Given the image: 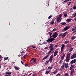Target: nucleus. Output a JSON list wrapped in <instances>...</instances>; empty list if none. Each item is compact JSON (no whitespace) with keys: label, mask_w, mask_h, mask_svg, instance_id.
<instances>
[{"label":"nucleus","mask_w":76,"mask_h":76,"mask_svg":"<svg viewBox=\"0 0 76 76\" xmlns=\"http://www.w3.org/2000/svg\"><path fill=\"white\" fill-rule=\"evenodd\" d=\"M49 48L50 51L48 53V54L43 58V60H45V59H47L48 56H49V55L51 53V51H53L54 50V45L53 44H50L49 46Z\"/></svg>","instance_id":"1"},{"label":"nucleus","mask_w":76,"mask_h":76,"mask_svg":"<svg viewBox=\"0 0 76 76\" xmlns=\"http://www.w3.org/2000/svg\"><path fill=\"white\" fill-rule=\"evenodd\" d=\"M68 66H69V64H68L67 63L66 64L65 62H64L63 63L62 66L60 68V69L61 70H62L64 68V67L66 69H67Z\"/></svg>","instance_id":"2"},{"label":"nucleus","mask_w":76,"mask_h":76,"mask_svg":"<svg viewBox=\"0 0 76 76\" xmlns=\"http://www.w3.org/2000/svg\"><path fill=\"white\" fill-rule=\"evenodd\" d=\"M54 40H56V39L54 38H49L47 41V42H53Z\"/></svg>","instance_id":"3"},{"label":"nucleus","mask_w":76,"mask_h":76,"mask_svg":"<svg viewBox=\"0 0 76 76\" xmlns=\"http://www.w3.org/2000/svg\"><path fill=\"white\" fill-rule=\"evenodd\" d=\"M61 15H60L59 17L57 19V22L58 23H59V22H60L61 20Z\"/></svg>","instance_id":"4"},{"label":"nucleus","mask_w":76,"mask_h":76,"mask_svg":"<svg viewBox=\"0 0 76 76\" xmlns=\"http://www.w3.org/2000/svg\"><path fill=\"white\" fill-rule=\"evenodd\" d=\"M58 36V34H57V32H55L53 35H52L53 37L54 38H57Z\"/></svg>","instance_id":"5"},{"label":"nucleus","mask_w":76,"mask_h":76,"mask_svg":"<svg viewBox=\"0 0 76 76\" xmlns=\"http://www.w3.org/2000/svg\"><path fill=\"white\" fill-rule=\"evenodd\" d=\"M76 57V54L75 53L73 54V55H72L71 57V59H73Z\"/></svg>","instance_id":"6"},{"label":"nucleus","mask_w":76,"mask_h":76,"mask_svg":"<svg viewBox=\"0 0 76 76\" xmlns=\"http://www.w3.org/2000/svg\"><path fill=\"white\" fill-rule=\"evenodd\" d=\"M53 55H52L50 56L49 60V61H50V63L52 62V59H53Z\"/></svg>","instance_id":"7"},{"label":"nucleus","mask_w":76,"mask_h":76,"mask_svg":"<svg viewBox=\"0 0 76 76\" xmlns=\"http://www.w3.org/2000/svg\"><path fill=\"white\" fill-rule=\"evenodd\" d=\"M76 63V59H74L72 61L70 62V63L71 64H73V63Z\"/></svg>","instance_id":"8"},{"label":"nucleus","mask_w":76,"mask_h":76,"mask_svg":"<svg viewBox=\"0 0 76 76\" xmlns=\"http://www.w3.org/2000/svg\"><path fill=\"white\" fill-rule=\"evenodd\" d=\"M69 28H70V27L67 26L64 28V30L65 31H67V30H68V29H69Z\"/></svg>","instance_id":"9"},{"label":"nucleus","mask_w":76,"mask_h":76,"mask_svg":"<svg viewBox=\"0 0 76 76\" xmlns=\"http://www.w3.org/2000/svg\"><path fill=\"white\" fill-rule=\"evenodd\" d=\"M12 73L11 72L7 71L6 72V75H12Z\"/></svg>","instance_id":"10"},{"label":"nucleus","mask_w":76,"mask_h":76,"mask_svg":"<svg viewBox=\"0 0 76 76\" xmlns=\"http://www.w3.org/2000/svg\"><path fill=\"white\" fill-rule=\"evenodd\" d=\"M67 32H65L62 35V38H64L65 37H66V34H67Z\"/></svg>","instance_id":"11"},{"label":"nucleus","mask_w":76,"mask_h":76,"mask_svg":"<svg viewBox=\"0 0 76 76\" xmlns=\"http://www.w3.org/2000/svg\"><path fill=\"white\" fill-rule=\"evenodd\" d=\"M33 61V62H34V63H36L37 62V60H36V59L35 58H32L31 59V61Z\"/></svg>","instance_id":"12"},{"label":"nucleus","mask_w":76,"mask_h":76,"mask_svg":"<svg viewBox=\"0 0 76 76\" xmlns=\"http://www.w3.org/2000/svg\"><path fill=\"white\" fill-rule=\"evenodd\" d=\"M74 72H75V70H74V69H72L70 75L71 76L72 75H73V74L74 73Z\"/></svg>","instance_id":"13"},{"label":"nucleus","mask_w":76,"mask_h":76,"mask_svg":"<svg viewBox=\"0 0 76 76\" xmlns=\"http://www.w3.org/2000/svg\"><path fill=\"white\" fill-rule=\"evenodd\" d=\"M57 54H58V51L57 50L55 51L54 53V56H56V55H57Z\"/></svg>","instance_id":"14"},{"label":"nucleus","mask_w":76,"mask_h":76,"mask_svg":"<svg viewBox=\"0 0 76 76\" xmlns=\"http://www.w3.org/2000/svg\"><path fill=\"white\" fill-rule=\"evenodd\" d=\"M64 47H65V45H64V44L62 45V46L61 48V50H63V49H64Z\"/></svg>","instance_id":"15"},{"label":"nucleus","mask_w":76,"mask_h":76,"mask_svg":"<svg viewBox=\"0 0 76 76\" xmlns=\"http://www.w3.org/2000/svg\"><path fill=\"white\" fill-rule=\"evenodd\" d=\"M64 57H65V54H64V53L63 56L61 57V60H63L64 59Z\"/></svg>","instance_id":"16"},{"label":"nucleus","mask_w":76,"mask_h":76,"mask_svg":"<svg viewBox=\"0 0 76 76\" xmlns=\"http://www.w3.org/2000/svg\"><path fill=\"white\" fill-rule=\"evenodd\" d=\"M69 60H70V58L66 57L65 59L66 61V62H68Z\"/></svg>","instance_id":"17"},{"label":"nucleus","mask_w":76,"mask_h":76,"mask_svg":"<svg viewBox=\"0 0 76 76\" xmlns=\"http://www.w3.org/2000/svg\"><path fill=\"white\" fill-rule=\"evenodd\" d=\"M74 66L75 65H72L70 68V70H72V69H73V68H74Z\"/></svg>","instance_id":"18"},{"label":"nucleus","mask_w":76,"mask_h":76,"mask_svg":"<svg viewBox=\"0 0 76 76\" xmlns=\"http://www.w3.org/2000/svg\"><path fill=\"white\" fill-rule=\"evenodd\" d=\"M72 20L71 19H67L66 21V22H70L72 21Z\"/></svg>","instance_id":"19"},{"label":"nucleus","mask_w":76,"mask_h":76,"mask_svg":"<svg viewBox=\"0 0 76 76\" xmlns=\"http://www.w3.org/2000/svg\"><path fill=\"white\" fill-rule=\"evenodd\" d=\"M57 71H58V70L57 69H56V70L54 71V72H53V75H55V74H56V73H57Z\"/></svg>","instance_id":"20"},{"label":"nucleus","mask_w":76,"mask_h":76,"mask_svg":"<svg viewBox=\"0 0 76 76\" xmlns=\"http://www.w3.org/2000/svg\"><path fill=\"white\" fill-rule=\"evenodd\" d=\"M70 54L69 53L68 54H67L66 57L70 58Z\"/></svg>","instance_id":"21"},{"label":"nucleus","mask_w":76,"mask_h":76,"mask_svg":"<svg viewBox=\"0 0 76 76\" xmlns=\"http://www.w3.org/2000/svg\"><path fill=\"white\" fill-rule=\"evenodd\" d=\"M73 48H70L69 50V52H71L72 50H73Z\"/></svg>","instance_id":"22"},{"label":"nucleus","mask_w":76,"mask_h":76,"mask_svg":"<svg viewBox=\"0 0 76 76\" xmlns=\"http://www.w3.org/2000/svg\"><path fill=\"white\" fill-rule=\"evenodd\" d=\"M66 46L67 47H69V48H71V47H72V45H71L70 44H67Z\"/></svg>","instance_id":"23"},{"label":"nucleus","mask_w":76,"mask_h":76,"mask_svg":"<svg viewBox=\"0 0 76 76\" xmlns=\"http://www.w3.org/2000/svg\"><path fill=\"white\" fill-rule=\"evenodd\" d=\"M61 25H65L66 24V22H62L61 23Z\"/></svg>","instance_id":"24"},{"label":"nucleus","mask_w":76,"mask_h":76,"mask_svg":"<svg viewBox=\"0 0 76 76\" xmlns=\"http://www.w3.org/2000/svg\"><path fill=\"white\" fill-rule=\"evenodd\" d=\"M49 61H50L49 60H47V61H46L45 63V64L46 65H47L48 64V63H49Z\"/></svg>","instance_id":"25"},{"label":"nucleus","mask_w":76,"mask_h":76,"mask_svg":"<svg viewBox=\"0 0 76 76\" xmlns=\"http://www.w3.org/2000/svg\"><path fill=\"white\" fill-rule=\"evenodd\" d=\"M14 68L15 69L17 70H19V68L17 66H15Z\"/></svg>","instance_id":"26"},{"label":"nucleus","mask_w":76,"mask_h":76,"mask_svg":"<svg viewBox=\"0 0 76 76\" xmlns=\"http://www.w3.org/2000/svg\"><path fill=\"white\" fill-rule=\"evenodd\" d=\"M50 72V71H47L45 72L46 75H47Z\"/></svg>","instance_id":"27"},{"label":"nucleus","mask_w":76,"mask_h":76,"mask_svg":"<svg viewBox=\"0 0 76 76\" xmlns=\"http://www.w3.org/2000/svg\"><path fill=\"white\" fill-rule=\"evenodd\" d=\"M69 41L66 40L65 41V44H67L68 43H69Z\"/></svg>","instance_id":"28"},{"label":"nucleus","mask_w":76,"mask_h":76,"mask_svg":"<svg viewBox=\"0 0 76 76\" xmlns=\"http://www.w3.org/2000/svg\"><path fill=\"white\" fill-rule=\"evenodd\" d=\"M54 23V20H53L50 23V24H53Z\"/></svg>","instance_id":"29"},{"label":"nucleus","mask_w":76,"mask_h":76,"mask_svg":"<svg viewBox=\"0 0 76 76\" xmlns=\"http://www.w3.org/2000/svg\"><path fill=\"white\" fill-rule=\"evenodd\" d=\"M75 38V36H73L72 37H71V39H72V40H73Z\"/></svg>","instance_id":"30"},{"label":"nucleus","mask_w":76,"mask_h":76,"mask_svg":"<svg viewBox=\"0 0 76 76\" xmlns=\"http://www.w3.org/2000/svg\"><path fill=\"white\" fill-rule=\"evenodd\" d=\"M53 69V67L52 66H50L48 67L47 69H50L51 70V69Z\"/></svg>","instance_id":"31"},{"label":"nucleus","mask_w":76,"mask_h":76,"mask_svg":"<svg viewBox=\"0 0 76 76\" xmlns=\"http://www.w3.org/2000/svg\"><path fill=\"white\" fill-rule=\"evenodd\" d=\"M73 10V8H72L70 9V11L71 12H72Z\"/></svg>","instance_id":"32"},{"label":"nucleus","mask_w":76,"mask_h":76,"mask_svg":"<svg viewBox=\"0 0 76 76\" xmlns=\"http://www.w3.org/2000/svg\"><path fill=\"white\" fill-rule=\"evenodd\" d=\"M8 58H9V57H8L4 58V60H7Z\"/></svg>","instance_id":"33"},{"label":"nucleus","mask_w":76,"mask_h":76,"mask_svg":"<svg viewBox=\"0 0 76 76\" xmlns=\"http://www.w3.org/2000/svg\"><path fill=\"white\" fill-rule=\"evenodd\" d=\"M62 62H63V60H61L59 62V64H61V63Z\"/></svg>","instance_id":"34"},{"label":"nucleus","mask_w":76,"mask_h":76,"mask_svg":"<svg viewBox=\"0 0 76 76\" xmlns=\"http://www.w3.org/2000/svg\"><path fill=\"white\" fill-rule=\"evenodd\" d=\"M67 1H68L67 0H65L63 2V3H67Z\"/></svg>","instance_id":"35"},{"label":"nucleus","mask_w":76,"mask_h":76,"mask_svg":"<svg viewBox=\"0 0 76 76\" xmlns=\"http://www.w3.org/2000/svg\"><path fill=\"white\" fill-rule=\"evenodd\" d=\"M65 76H69V74L68 73H66L65 75Z\"/></svg>","instance_id":"36"},{"label":"nucleus","mask_w":76,"mask_h":76,"mask_svg":"<svg viewBox=\"0 0 76 76\" xmlns=\"http://www.w3.org/2000/svg\"><path fill=\"white\" fill-rule=\"evenodd\" d=\"M64 17H66L67 16V14L66 13L64 14Z\"/></svg>","instance_id":"37"},{"label":"nucleus","mask_w":76,"mask_h":76,"mask_svg":"<svg viewBox=\"0 0 76 76\" xmlns=\"http://www.w3.org/2000/svg\"><path fill=\"white\" fill-rule=\"evenodd\" d=\"M51 17H52V16H51V15H50V16L48 17V19H51Z\"/></svg>","instance_id":"38"},{"label":"nucleus","mask_w":76,"mask_h":76,"mask_svg":"<svg viewBox=\"0 0 76 76\" xmlns=\"http://www.w3.org/2000/svg\"><path fill=\"white\" fill-rule=\"evenodd\" d=\"M75 29H76V28H73L72 29V31H75Z\"/></svg>","instance_id":"39"},{"label":"nucleus","mask_w":76,"mask_h":76,"mask_svg":"<svg viewBox=\"0 0 76 76\" xmlns=\"http://www.w3.org/2000/svg\"><path fill=\"white\" fill-rule=\"evenodd\" d=\"M73 9H74V10H76V6H74L73 7Z\"/></svg>","instance_id":"40"},{"label":"nucleus","mask_w":76,"mask_h":76,"mask_svg":"<svg viewBox=\"0 0 76 76\" xmlns=\"http://www.w3.org/2000/svg\"><path fill=\"white\" fill-rule=\"evenodd\" d=\"M62 35H63V33H61L59 34V37L62 36Z\"/></svg>","instance_id":"41"},{"label":"nucleus","mask_w":76,"mask_h":76,"mask_svg":"<svg viewBox=\"0 0 76 76\" xmlns=\"http://www.w3.org/2000/svg\"><path fill=\"white\" fill-rule=\"evenodd\" d=\"M26 55H24L23 56V58H25V57H26Z\"/></svg>","instance_id":"42"},{"label":"nucleus","mask_w":76,"mask_h":76,"mask_svg":"<svg viewBox=\"0 0 76 76\" xmlns=\"http://www.w3.org/2000/svg\"><path fill=\"white\" fill-rule=\"evenodd\" d=\"M47 42H43V44H47Z\"/></svg>","instance_id":"43"},{"label":"nucleus","mask_w":76,"mask_h":76,"mask_svg":"<svg viewBox=\"0 0 76 76\" xmlns=\"http://www.w3.org/2000/svg\"><path fill=\"white\" fill-rule=\"evenodd\" d=\"M21 64H23L24 63V62L23 61V62L22 61H21Z\"/></svg>","instance_id":"44"},{"label":"nucleus","mask_w":76,"mask_h":76,"mask_svg":"<svg viewBox=\"0 0 76 76\" xmlns=\"http://www.w3.org/2000/svg\"><path fill=\"white\" fill-rule=\"evenodd\" d=\"M48 47H47L45 48L44 49H45V50H48Z\"/></svg>","instance_id":"45"},{"label":"nucleus","mask_w":76,"mask_h":76,"mask_svg":"<svg viewBox=\"0 0 76 76\" xmlns=\"http://www.w3.org/2000/svg\"><path fill=\"white\" fill-rule=\"evenodd\" d=\"M4 76H12L10 75H6Z\"/></svg>","instance_id":"46"},{"label":"nucleus","mask_w":76,"mask_h":76,"mask_svg":"<svg viewBox=\"0 0 76 76\" xmlns=\"http://www.w3.org/2000/svg\"><path fill=\"white\" fill-rule=\"evenodd\" d=\"M76 12L75 14V15L74 16V18H75V17H76Z\"/></svg>","instance_id":"47"},{"label":"nucleus","mask_w":76,"mask_h":76,"mask_svg":"<svg viewBox=\"0 0 76 76\" xmlns=\"http://www.w3.org/2000/svg\"><path fill=\"white\" fill-rule=\"evenodd\" d=\"M24 65L25 66L27 67V66H28V64H25Z\"/></svg>","instance_id":"48"},{"label":"nucleus","mask_w":76,"mask_h":76,"mask_svg":"<svg viewBox=\"0 0 76 76\" xmlns=\"http://www.w3.org/2000/svg\"><path fill=\"white\" fill-rule=\"evenodd\" d=\"M43 53H44V54H45V50L43 51Z\"/></svg>","instance_id":"49"},{"label":"nucleus","mask_w":76,"mask_h":76,"mask_svg":"<svg viewBox=\"0 0 76 76\" xmlns=\"http://www.w3.org/2000/svg\"><path fill=\"white\" fill-rule=\"evenodd\" d=\"M75 32H76V29H75V31H73V33H75Z\"/></svg>","instance_id":"50"},{"label":"nucleus","mask_w":76,"mask_h":76,"mask_svg":"<svg viewBox=\"0 0 76 76\" xmlns=\"http://www.w3.org/2000/svg\"><path fill=\"white\" fill-rule=\"evenodd\" d=\"M49 34H50V35H52V33H51V32H49Z\"/></svg>","instance_id":"51"},{"label":"nucleus","mask_w":76,"mask_h":76,"mask_svg":"<svg viewBox=\"0 0 76 76\" xmlns=\"http://www.w3.org/2000/svg\"><path fill=\"white\" fill-rule=\"evenodd\" d=\"M32 76H35V74H34L32 75Z\"/></svg>","instance_id":"52"},{"label":"nucleus","mask_w":76,"mask_h":76,"mask_svg":"<svg viewBox=\"0 0 76 76\" xmlns=\"http://www.w3.org/2000/svg\"><path fill=\"white\" fill-rule=\"evenodd\" d=\"M56 28H54V29H53V31H55L56 30Z\"/></svg>","instance_id":"53"},{"label":"nucleus","mask_w":76,"mask_h":76,"mask_svg":"<svg viewBox=\"0 0 76 76\" xmlns=\"http://www.w3.org/2000/svg\"><path fill=\"white\" fill-rule=\"evenodd\" d=\"M57 47V45H55L54 46L55 48H56Z\"/></svg>","instance_id":"54"},{"label":"nucleus","mask_w":76,"mask_h":76,"mask_svg":"<svg viewBox=\"0 0 76 76\" xmlns=\"http://www.w3.org/2000/svg\"><path fill=\"white\" fill-rule=\"evenodd\" d=\"M1 57H2V56L0 55V58H1Z\"/></svg>","instance_id":"55"},{"label":"nucleus","mask_w":76,"mask_h":76,"mask_svg":"<svg viewBox=\"0 0 76 76\" xmlns=\"http://www.w3.org/2000/svg\"><path fill=\"white\" fill-rule=\"evenodd\" d=\"M50 38H52V36L51 35H50Z\"/></svg>","instance_id":"56"},{"label":"nucleus","mask_w":76,"mask_h":76,"mask_svg":"<svg viewBox=\"0 0 76 76\" xmlns=\"http://www.w3.org/2000/svg\"><path fill=\"white\" fill-rule=\"evenodd\" d=\"M71 2H69V4H70V3H71Z\"/></svg>","instance_id":"57"},{"label":"nucleus","mask_w":76,"mask_h":76,"mask_svg":"<svg viewBox=\"0 0 76 76\" xmlns=\"http://www.w3.org/2000/svg\"><path fill=\"white\" fill-rule=\"evenodd\" d=\"M32 47L33 48H35V46H33Z\"/></svg>","instance_id":"58"},{"label":"nucleus","mask_w":76,"mask_h":76,"mask_svg":"<svg viewBox=\"0 0 76 76\" xmlns=\"http://www.w3.org/2000/svg\"><path fill=\"white\" fill-rule=\"evenodd\" d=\"M23 51H22L21 52V54H23Z\"/></svg>","instance_id":"59"},{"label":"nucleus","mask_w":76,"mask_h":76,"mask_svg":"<svg viewBox=\"0 0 76 76\" xmlns=\"http://www.w3.org/2000/svg\"><path fill=\"white\" fill-rule=\"evenodd\" d=\"M74 20H76V18H74Z\"/></svg>","instance_id":"60"},{"label":"nucleus","mask_w":76,"mask_h":76,"mask_svg":"<svg viewBox=\"0 0 76 76\" xmlns=\"http://www.w3.org/2000/svg\"><path fill=\"white\" fill-rule=\"evenodd\" d=\"M42 45V44H41V43H39V45Z\"/></svg>","instance_id":"61"},{"label":"nucleus","mask_w":76,"mask_h":76,"mask_svg":"<svg viewBox=\"0 0 76 76\" xmlns=\"http://www.w3.org/2000/svg\"><path fill=\"white\" fill-rule=\"evenodd\" d=\"M62 51H63V50H61V52Z\"/></svg>","instance_id":"62"},{"label":"nucleus","mask_w":76,"mask_h":76,"mask_svg":"<svg viewBox=\"0 0 76 76\" xmlns=\"http://www.w3.org/2000/svg\"><path fill=\"white\" fill-rule=\"evenodd\" d=\"M70 4H68V6H69V5H70Z\"/></svg>","instance_id":"63"},{"label":"nucleus","mask_w":76,"mask_h":76,"mask_svg":"<svg viewBox=\"0 0 76 76\" xmlns=\"http://www.w3.org/2000/svg\"><path fill=\"white\" fill-rule=\"evenodd\" d=\"M67 1H70V0H67Z\"/></svg>","instance_id":"64"}]
</instances>
